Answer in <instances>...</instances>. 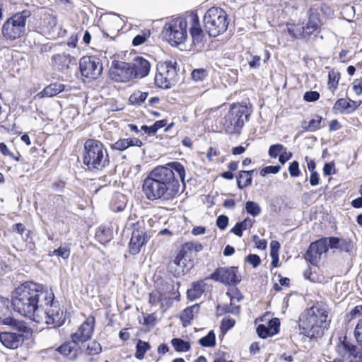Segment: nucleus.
I'll list each match as a JSON object with an SVG mask.
<instances>
[{"label": "nucleus", "mask_w": 362, "mask_h": 362, "mask_svg": "<svg viewBox=\"0 0 362 362\" xmlns=\"http://www.w3.org/2000/svg\"><path fill=\"white\" fill-rule=\"evenodd\" d=\"M54 298V293L44 289L42 285L26 281L12 292L11 303L20 315L37 323L45 322L57 328L65 323L66 315Z\"/></svg>", "instance_id": "nucleus-1"}, {"label": "nucleus", "mask_w": 362, "mask_h": 362, "mask_svg": "<svg viewBox=\"0 0 362 362\" xmlns=\"http://www.w3.org/2000/svg\"><path fill=\"white\" fill-rule=\"evenodd\" d=\"M185 173L183 165L177 161L154 168L143 182L146 199L152 202L173 201L179 194V180L185 184Z\"/></svg>", "instance_id": "nucleus-2"}, {"label": "nucleus", "mask_w": 362, "mask_h": 362, "mask_svg": "<svg viewBox=\"0 0 362 362\" xmlns=\"http://www.w3.org/2000/svg\"><path fill=\"white\" fill-rule=\"evenodd\" d=\"M330 322V309L322 302L307 308L299 317L301 333L310 339L321 337L329 329Z\"/></svg>", "instance_id": "nucleus-3"}, {"label": "nucleus", "mask_w": 362, "mask_h": 362, "mask_svg": "<svg viewBox=\"0 0 362 362\" xmlns=\"http://www.w3.org/2000/svg\"><path fill=\"white\" fill-rule=\"evenodd\" d=\"M2 323L9 326L11 329V331L0 332V341L7 349H18L23 344L25 334H30V328L23 320H19L13 317H6L3 319Z\"/></svg>", "instance_id": "nucleus-4"}, {"label": "nucleus", "mask_w": 362, "mask_h": 362, "mask_svg": "<svg viewBox=\"0 0 362 362\" xmlns=\"http://www.w3.org/2000/svg\"><path fill=\"white\" fill-rule=\"evenodd\" d=\"M83 160L89 170H102L110 163L108 153L104 144L93 139L84 143Z\"/></svg>", "instance_id": "nucleus-5"}, {"label": "nucleus", "mask_w": 362, "mask_h": 362, "mask_svg": "<svg viewBox=\"0 0 362 362\" xmlns=\"http://www.w3.org/2000/svg\"><path fill=\"white\" fill-rule=\"evenodd\" d=\"M188 12L184 16L171 19L167 22L163 30L165 40L173 46L184 43L188 37Z\"/></svg>", "instance_id": "nucleus-6"}, {"label": "nucleus", "mask_w": 362, "mask_h": 362, "mask_svg": "<svg viewBox=\"0 0 362 362\" xmlns=\"http://www.w3.org/2000/svg\"><path fill=\"white\" fill-rule=\"evenodd\" d=\"M203 21L206 31L214 37L226 32L229 23L226 11L219 7L208 9Z\"/></svg>", "instance_id": "nucleus-7"}, {"label": "nucleus", "mask_w": 362, "mask_h": 362, "mask_svg": "<svg viewBox=\"0 0 362 362\" xmlns=\"http://www.w3.org/2000/svg\"><path fill=\"white\" fill-rule=\"evenodd\" d=\"M250 111L246 105H233L224 117L223 126L228 134L239 132L248 120Z\"/></svg>", "instance_id": "nucleus-8"}, {"label": "nucleus", "mask_w": 362, "mask_h": 362, "mask_svg": "<svg viewBox=\"0 0 362 362\" xmlns=\"http://www.w3.org/2000/svg\"><path fill=\"white\" fill-rule=\"evenodd\" d=\"M30 15L29 10H23L13 15L3 25V35L11 40L20 37L25 32L26 21Z\"/></svg>", "instance_id": "nucleus-9"}, {"label": "nucleus", "mask_w": 362, "mask_h": 362, "mask_svg": "<svg viewBox=\"0 0 362 362\" xmlns=\"http://www.w3.org/2000/svg\"><path fill=\"white\" fill-rule=\"evenodd\" d=\"M177 73L171 62H160L155 76L156 85L163 89L170 88L177 82Z\"/></svg>", "instance_id": "nucleus-10"}, {"label": "nucleus", "mask_w": 362, "mask_h": 362, "mask_svg": "<svg viewBox=\"0 0 362 362\" xmlns=\"http://www.w3.org/2000/svg\"><path fill=\"white\" fill-rule=\"evenodd\" d=\"M127 225L133 227L132 238L129 244V252L132 255H136L148 241V236L144 228V222L143 221H137L136 223L128 221Z\"/></svg>", "instance_id": "nucleus-11"}, {"label": "nucleus", "mask_w": 362, "mask_h": 362, "mask_svg": "<svg viewBox=\"0 0 362 362\" xmlns=\"http://www.w3.org/2000/svg\"><path fill=\"white\" fill-rule=\"evenodd\" d=\"M79 68L83 76L88 80L97 79L103 72L100 60L93 56H85L80 59Z\"/></svg>", "instance_id": "nucleus-12"}, {"label": "nucleus", "mask_w": 362, "mask_h": 362, "mask_svg": "<svg viewBox=\"0 0 362 362\" xmlns=\"http://www.w3.org/2000/svg\"><path fill=\"white\" fill-rule=\"evenodd\" d=\"M336 351L346 362H362V351L344 338L336 347Z\"/></svg>", "instance_id": "nucleus-13"}, {"label": "nucleus", "mask_w": 362, "mask_h": 362, "mask_svg": "<svg viewBox=\"0 0 362 362\" xmlns=\"http://www.w3.org/2000/svg\"><path fill=\"white\" fill-rule=\"evenodd\" d=\"M110 78L117 82H127L134 78L130 63L113 62L110 69Z\"/></svg>", "instance_id": "nucleus-14"}, {"label": "nucleus", "mask_w": 362, "mask_h": 362, "mask_svg": "<svg viewBox=\"0 0 362 362\" xmlns=\"http://www.w3.org/2000/svg\"><path fill=\"white\" fill-rule=\"evenodd\" d=\"M238 267H219L211 274L210 278L216 281H220L224 284H237L241 280L237 275Z\"/></svg>", "instance_id": "nucleus-15"}, {"label": "nucleus", "mask_w": 362, "mask_h": 362, "mask_svg": "<svg viewBox=\"0 0 362 362\" xmlns=\"http://www.w3.org/2000/svg\"><path fill=\"white\" fill-rule=\"evenodd\" d=\"M192 266L193 264L189 260L187 262V252L181 250L175 259L169 262L168 269L175 276L179 277L185 275Z\"/></svg>", "instance_id": "nucleus-16"}, {"label": "nucleus", "mask_w": 362, "mask_h": 362, "mask_svg": "<svg viewBox=\"0 0 362 362\" xmlns=\"http://www.w3.org/2000/svg\"><path fill=\"white\" fill-rule=\"evenodd\" d=\"M189 32L194 45L202 47L205 40V34L201 27L198 15L196 12H188Z\"/></svg>", "instance_id": "nucleus-17"}, {"label": "nucleus", "mask_w": 362, "mask_h": 362, "mask_svg": "<svg viewBox=\"0 0 362 362\" xmlns=\"http://www.w3.org/2000/svg\"><path fill=\"white\" fill-rule=\"evenodd\" d=\"M328 251L326 246V239L320 238L312 243L305 254V259L310 264L315 265L320 259L321 255Z\"/></svg>", "instance_id": "nucleus-18"}, {"label": "nucleus", "mask_w": 362, "mask_h": 362, "mask_svg": "<svg viewBox=\"0 0 362 362\" xmlns=\"http://www.w3.org/2000/svg\"><path fill=\"white\" fill-rule=\"evenodd\" d=\"M95 325V317L89 316L79 327L78 330L71 335V339L78 343H83L90 339Z\"/></svg>", "instance_id": "nucleus-19"}, {"label": "nucleus", "mask_w": 362, "mask_h": 362, "mask_svg": "<svg viewBox=\"0 0 362 362\" xmlns=\"http://www.w3.org/2000/svg\"><path fill=\"white\" fill-rule=\"evenodd\" d=\"M134 78H142L149 74L151 63L143 57H135L130 64Z\"/></svg>", "instance_id": "nucleus-20"}, {"label": "nucleus", "mask_w": 362, "mask_h": 362, "mask_svg": "<svg viewBox=\"0 0 362 362\" xmlns=\"http://www.w3.org/2000/svg\"><path fill=\"white\" fill-rule=\"evenodd\" d=\"M51 61L52 66L62 73L67 72L70 64H76V59L65 52L53 55Z\"/></svg>", "instance_id": "nucleus-21"}, {"label": "nucleus", "mask_w": 362, "mask_h": 362, "mask_svg": "<svg viewBox=\"0 0 362 362\" xmlns=\"http://www.w3.org/2000/svg\"><path fill=\"white\" fill-rule=\"evenodd\" d=\"M79 349V343L71 339V341H66L59 346L57 351L62 355L69 357V359L74 360L78 356Z\"/></svg>", "instance_id": "nucleus-22"}, {"label": "nucleus", "mask_w": 362, "mask_h": 362, "mask_svg": "<svg viewBox=\"0 0 362 362\" xmlns=\"http://www.w3.org/2000/svg\"><path fill=\"white\" fill-rule=\"evenodd\" d=\"M205 290V284L203 281L194 282L192 286L187 291V297L191 300H196L201 297Z\"/></svg>", "instance_id": "nucleus-23"}, {"label": "nucleus", "mask_w": 362, "mask_h": 362, "mask_svg": "<svg viewBox=\"0 0 362 362\" xmlns=\"http://www.w3.org/2000/svg\"><path fill=\"white\" fill-rule=\"evenodd\" d=\"M255 170H240L237 176V185L239 189L251 185L252 180V174Z\"/></svg>", "instance_id": "nucleus-24"}, {"label": "nucleus", "mask_w": 362, "mask_h": 362, "mask_svg": "<svg viewBox=\"0 0 362 362\" xmlns=\"http://www.w3.org/2000/svg\"><path fill=\"white\" fill-rule=\"evenodd\" d=\"M199 310V305L195 304L192 306L185 308L180 315V320L185 327L190 324L191 320L194 318V314Z\"/></svg>", "instance_id": "nucleus-25"}, {"label": "nucleus", "mask_w": 362, "mask_h": 362, "mask_svg": "<svg viewBox=\"0 0 362 362\" xmlns=\"http://www.w3.org/2000/svg\"><path fill=\"white\" fill-rule=\"evenodd\" d=\"M320 25V21L316 13H311L305 26H303L306 36L312 35Z\"/></svg>", "instance_id": "nucleus-26"}, {"label": "nucleus", "mask_w": 362, "mask_h": 362, "mask_svg": "<svg viewBox=\"0 0 362 362\" xmlns=\"http://www.w3.org/2000/svg\"><path fill=\"white\" fill-rule=\"evenodd\" d=\"M65 86L61 83H51L41 92L42 97H53L64 90Z\"/></svg>", "instance_id": "nucleus-27"}, {"label": "nucleus", "mask_w": 362, "mask_h": 362, "mask_svg": "<svg viewBox=\"0 0 362 362\" xmlns=\"http://www.w3.org/2000/svg\"><path fill=\"white\" fill-rule=\"evenodd\" d=\"M95 236L102 244H106L112 239V231L109 228L100 226L97 230Z\"/></svg>", "instance_id": "nucleus-28"}, {"label": "nucleus", "mask_w": 362, "mask_h": 362, "mask_svg": "<svg viewBox=\"0 0 362 362\" xmlns=\"http://www.w3.org/2000/svg\"><path fill=\"white\" fill-rule=\"evenodd\" d=\"M358 106L359 105L356 104V103L354 100L349 99L348 101L346 99L340 98L335 103L334 108L343 112L349 108L356 109Z\"/></svg>", "instance_id": "nucleus-29"}, {"label": "nucleus", "mask_w": 362, "mask_h": 362, "mask_svg": "<svg viewBox=\"0 0 362 362\" xmlns=\"http://www.w3.org/2000/svg\"><path fill=\"white\" fill-rule=\"evenodd\" d=\"M171 344L177 352H187L191 349L190 343L180 338H173Z\"/></svg>", "instance_id": "nucleus-30"}, {"label": "nucleus", "mask_w": 362, "mask_h": 362, "mask_svg": "<svg viewBox=\"0 0 362 362\" xmlns=\"http://www.w3.org/2000/svg\"><path fill=\"white\" fill-rule=\"evenodd\" d=\"M125 207L126 201L124 196L123 194L116 195L110 204L112 211L115 212H119L123 211Z\"/></svg>", "instance_id": "nucleus-31"}, {"label": "nucleus", "mask_w": 362, "mask_h": 362, "mask_svg": "<svg viewBox=\"0 0 362 362\" xmlns=\"http://www.w3.org/2000/svg\"><path fill=\"white\" fill-rule=\"evenodd\" d=\"M151 345L148 342L139 339L136 346L135 357L141 360L144 358L146 352L149 350Z\"/></svg>", "instance_id": "nucleus-32"}, {"label": "nucleus", "mask_w": 362, "mask_h": 362, "mask_svg": "<svg viewBox=\"0 0 362 362\" xmlns=\"http://www.w3.org/2000/svg\"><path fill=\"white\" fill-rule=\"evenodd\" d=\"M148 95L147 92L135 91L130 95L129 102L132 105L140 106L146 100Z\"/></svg>", "instance_id": "nucleus-33"}, {"label": "nucleus", "mask_w": 362, "mask_h": 362, "mask_svg": "<svg viewBox=\"0 0 362 362\" xmlns=\"http://www.w3.org/2000/svg\"><path fill=\"white\" fill-rule=\"evenodd\" d=\"M287 29L289 35L295 38H302L307 37L303 26L288 25Z\"/></svg>", "instance_id": "nucleus-34"}, {"label": "nucleus", "mask_w": 362, "mask_h": 362, "mask_svg": "<svg viewBox=\"0 0 362 362\" xmlns=\"http://www.w3.org/2000/svg\"><path fill=\"white\" fill-rule=\"evenodd\" d=\"M199 344L204 347H214L216 345V335L214 331H210L207 335L199 340Z\"/></svg>", "instance_id": "nucleus-35"}, {"label": "nucleus", "mask_w": 362, "mask_h": 362, "mask_svg": "<svg viewBox=\"0 0 362 362\" xmlns=\"http://www.w3.org/2000/svg\"><path fill=\"white\" fill-rule=\"evenodd\" d=\"M70 248L67 246H61L57 249L54 250L53 251L50 252L49 253V256L53 257H60L63 258L64 259H66L70 256Z\"/></svg>", "instance_id": "nucleus-36"}, {"label": "nucleus", "mask_w": 362, "mask_h": 362, "mask_svg": "<svg viewBox=\"0 0 362 362\" xmlns=\"http://www.w3.org/2000/svg\"><path fill=\"white\" fill-rule=\"evenodd\" d=\"M245 210L247 214L254 217L260 214L262 211L259 205L253 201H247L245 203Z\"/></svg>", "instance_id": "nucleus-37"}, {"label": "nucleus", "mask_w": 362, "mask_h": 362, "mask_svg": "<svg viewBox=\"0 0 362 362\" xmlns=\"http://www.w3.org/2000/svg\"><path fill=\"white\" fill-rule=\"evenodd\" d=\"M354 248V243L350 238H341L339 250L341 252L350 253Z\"/></svg>", "instance_id": "nucleus-38"}, {"label": "nucleus", "mask_w": 362, "mask_h": 362, "mask_svg": "<svg viewBox=\"0 0 362 362\" xmlns=\"http://www.w3.org/2000/svg\"><path fill=\"white\" fill-rule=\"evenodd\" d=\"M339 75L335 71H332L328 74V86L329 88L334 91L337 88L339 82Z\"/></svg>", "instance_id": "nucleus-39"}, {"label": "nucleus", "mask_w": 362, "mask_h": 362, "mask_svg": "<svg viewBox=\"0 0 362 362\" xmlns=\"http://www.w3.org/2000/svg\"><path fill=\"white\" fill-rule=\"evenodd\" d=\"M285 150L286 149L282 144H273L269 147V155L271 158H276Z\"/></svg>", "instance_id": "nucleus-40"}, {"label": "nucleus", "mask_w": 362, "mask_h": 362, "mask_svg": "<svg viewBox=\"0 0 362 362\" xmlns=\"http://www.w3.org/2000/svg\"><path fill=\"white\" fill-rule=\"evenodd\" d=\"M191 76L193 81L196 82L202 81L208 76V72L204 69H197L192 72Z\"/></svg>", "instance_id": "nucleus-41"}, {"label": "nucleus", "mask_w": 362, "mask_h": 362, "mask_svg": "<svg viewBox=\"0 0 362 362\" xmlns=\"http://www.w3.org/2000/svg\"><path fill=\"white\" fill-rule=\"evenodd\" d=\"M101 351L102 347L100 344L95 341L89 343L86 349L87 354L92 356L98 354Z\"/></svg>", "instance_id": "nucleus-42"}, {"label": "nucleus", "mask_w": 362, "mask_h": 362, "mask_svg": "<svg viewBox=\"0 0 362 362\" xmlns=\"http://www.w3.org/2000/svg\"><path fill=\"white\" fill-rule=\"evenodd\" d=\"M280 322L278 318H272L268 322L267 328L270 331L272 336L276 334L279 332Z\"/></svg>", "instance_id": "nucleus-43"}, {"label": "nucleus", "mask_w": 362, "mask_h": 362, "mask_svg": "<svg viewBox=\"0 0 362 362\" xmlns=\"http://www.w3.org/2000/svg\"><path fill=\"white\" fill-rule=\"evenodd\" d=\"M234 298H230V303L229 305H224L223 309L225 313H232L233 315H238L240 313V305H236L233 303Z\"/></svg>", "instance_id": "nucleus-44"}, {"label": "nucleus", "mask_w": 362, "mask_h": 362, "mask_svg": "<svg viewBox=\"0 0 362 362\" xmlns=\"http://www.w3.org/2000/svg\"><path fill=\"white\" fill-rule=\"evenodd\" d=\"M354 337L358 345L362 347V319L358 321L355 327Z\"/></svg>", "instance_id": "nucleus-45"}, {"label": "nucleus", "mask_w": 362, "mask_h": 362, "mask_svg": "<svg viewBox=\"0 0 362 362\" xmlns=\"http://www.w3.org/2000/svg\"><path fill=\"white\" fill-rule=\"evenodd\" d=\"M113 150L124 151L128 148L127 139H119L111 145Z\"/></svg>", "instance_id": "nucleus-46"}, {"label": "nucleus", "mask_w": 362, "mask_h": 362, "mask_svg": "<svg viewBox=\"0 0 362 362\" xmlns=\"http://www.w3.org/2000/svg\"><path fill=\"white\" fill-rule=\"evenodd\" d=\"M322 239H326V246L331 249H338L339 247L340 239L337 237H329V238H322Z\"/></svg>", "instance_id": "nucleus-47"}, {"label": "nucleus", "mask_w": 362, "mask_h": 362, "mask_svg": "<svg viewBox=\"0 0 362 362\" xmlns=\"http://www.w3.org/2000/svg\"><path fill=\"white\" fill-rule=\"evenodd\" d=\"M257 333L260 338L266 339L269 337H272L270 331L268 329L267 327L264 325H259L257 327Z\"/></svg>", "instance_id": "nucleus-48"}, {"label": "nucleus", "mask_w": 362, "mask_h": 362, "mask_svg": "<svg viewBox=\"0 0 362 362\" xmlns=\"http://www.w3.org/2000/svg\"><path fill=\"white\" fill-rule=\"evenodd\" d=\"M288 172L290 175L293 177H298L300 175V170L299 169V164L298 161L294 160L290 163L288 167Z\"/></svg>", "instance_id": "nucleus-49"}, {"label": "nucleus", "mask_w": 362, "mask_h": 362, "mask_svg": "<svg viewBox=\"0 0 362 362\" xmlns=\"http://www.w3.org/2000/svg\"><path fill=\"white\" fill-rule=\"evenodd\" d=\"M281 169L280 165H269L263 168L260 171V175L262 176H265L268 174L272 173L276 174L279 172Z\"/></svg>", "instance_id": "nucleus-50"}, {"label": "nucleus", "mask_w": 362, "mask_h": 362, "mask_svg": "<svg viewBox=\"0 0 362 362\" xmlns=\"http://www.w3.org/2000/svg\"><path fill=\"white\" fill-rule=\"evenodd\" d=\"M43 21L44 23H47V30L49 32L52 31L57 25V18L52 15L46 16Z\"/></svg>", "instance_id": "nucleus-51"}, {"label": "nucleus", "mask_w": 362, "mask_h": 362, "mask_svg": "<svg viewBox=\"0 0 362 362\" xmlns=\"http://www.w3.org/2000/svg\"><path fill=\"white\" fill-rule=\"evenodd\" d=\"M322 121V117L320 116H315V118L312 119L308 124V127L306 128L309 131H315L320 128V125Z\"/></svg>", "instance_id": "nucleus-52"}, {"label": "nucleus", "mask_w": 362, "mask_h": 362, "mask_svg": "<svg viewBox=\"0 0 362 362\" xmlns=\"http://www.w3.org/2000/svg\"><path fill=\"white\" fill-rule=\"evenodd\" d=\"M245 260L253 267H257L261 264V259L257 255L250 254L246 257Z\"/></svg>", "instance_id": "nucleus-53"}, {"label": "nucleus", "mask_w": 362, "mask_h": 362, "mask_svg": "<svg viewBox=\"0 0 362 362\" xmlns=\"http://www.w3.org/2000/svg\"><path fill=\"white\" fill-rule=\"evenodd\" d=\"M303 98L308 102H315L320 98V93L317 91H307L304 93Z\"/></svg>", "instance_id": "nucleus-54"}, {"label": "nucleus", "mask_w": 362, "mask_h": 362, "mask_svg": "<svg viewBox=\"0 0 362 362\" xmlns=\"http://www.w3.org/2000/svg\"><path fill=\"white\" fill-rule=\"evenodd\" d=\"M228 354L224 351H218L215 354L214 362H233L231 360H228Z\"/></svg>", "instance_id": "nucleus-55"}, {"label": "nucleus", "mask_w": 362, "mask_h": 362, "mask_svg": "<svg viewBox=\"0 0 362 362\" xmlns=\"http://www.w3.org/2000/svg\"><path fill=\"white\" fill-rule=\"evenodd\" d=\"M228 224V218L225 215L219 216L216 219V226L221 230H224L226 228Z\"/></svg>", "instance_id": "nucleus-56"}, {"label": "nucleus", "mask_w": 362, "mask_h": 362, "mask_svg": "<svg viewBox=\"0 0 362 362\" xmlns=\"http://www.w3.org/2000/svg\"><path fill=\"white\" fill-rule=\"evenodd\" d=\"M248 64L251 68H257L261 64V57L257 55H250V58L247 59Z\"/></svg>", "instance_id": "nucleus-57"}, {"label": "nucleus", "mask_w": 362, "mask_h": 362, "mask_svg": "<svg viewBox=\"0 0 362 362\" xmlns=\"http://www.w3.org/2000/svg\"><path fill=\"white\" fill-rule=\"evenodd\" d=\"M235 323V320L232 318L224 317L221 322V327L226 330H228L232 328Z\"/></svg>", "instance_id": "nucleus-58"}, {"label": "nucleus", "mask_w": 362, "mask_h": 362, "mask_svg": "<svg viewBox=\"0 0 362 362\" xmlns=\"http://www.w3.org/2000/svg\"><path fill=\"white\" fill-rule=\"evenodd\" d=\"M127 140V146L128 148L132 146H137L141 147L143 146V142L141 139L136 137H129L126 138Z\"/></svg>", "instance_id": "nucleus-59"}, {"label": "nucleus", "mask_w": 362, "mask_h": 362, "mask_svg": "<svg viewBox=\"0 0 362 362\" xmlns=\"http://www.w3.org/2000/svg\"><path fill=\"white\" fill-rule=\"evenodd\" d=\"M161 300V295L158 292H152L149 294V303L152 305H156Z\"/></svg>", "instance_id": "nucleus-60"}, {"label": "nucleus", "mask_w": 362, "mask_h": 362, "mask_svg": "<svg viewBox=\"0 0 362 362\" xmlns=\"http://www.w3.org/2000/svg\"><path fill=\"white\" fill-rule=\"evenodd\" d=\"M325 175H330L335 173L334 164L333 163H327L323 167Z\"/></svg>", "instance_id": "nucleus-61"}, {"label": "nucleus", "mask_w": 362, "mask_h": 362, "mask_svg": "<svg viewBox=\"0 0 362 362\" xmlns=\"http://www.w3.org/2000/svg\"><path fill=\"white\" fill-rule=\"evenodd\" d=\"M185 247L188 250H194L195 252H199L203 249L202 245L198 243H187L185 244Z\"/></svg>", "instance_id": "nucleus-62"}, {"label": "nucleus", "mask_w": 362, "mask_h": 362, "mask_svg": "<svg viewBox=\"0 0 362 362\" xmlns=\"http://www.w3.org/2000/svg\"><path fill=\"white\" fill-rule=\"evenodd\" d=\"M253 240L255 243V245L257 248L264 250L267 247V242L264 240H261L259 238L257 235H254Z\"/></svg>", "instance_id": "nucleus-63"}, {"label": "nucleus", "mask_w": 362, "mask_h": 362, "mask_svg": "<svg viewBox=\"0 0 362 362\" xmlns=\"http://www.w3.org/2000/svg\"><path fill=\"white\" fill-rule=\"evenodd\" d=\"M292 157V153L291 152L287 153L286 151H284L279 156V161L281 164H284L287 160H288Z\"/></svg>", "instance_id": "nucleus-64"}]
</instances>
